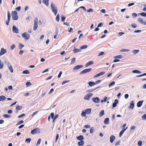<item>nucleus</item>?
<instances>
[{"instance_id": "obj_1", "label": "nucleus", "mask_w": 146, "mask_h": 146, "mask_svg": "<svg viewBox=\"0 0 146 146\" xmlns=\"http://www.w3.org/2000/svg\"><path fill=\"white\" fill-rule=\"evenodd\" d=\"M17 11H13L11 13L12 19L13 20H17L18 19V16L17 15Z\"/></svg>"}, {"instance_id": "obj_2", "label": "nucleus", "mask_w": 146, "mask_h": 146, "mask_svg": "<svg viewBox=\"0 0 146 146\" xmlns=\"http://www.w3.org/2000/svg\"><path fill=\"white\" fill-rule=\"evenodd\" d=\"M51 7L52 11L54 13L55 15L56 16L57 13V8L52 3H51Z\"/></svg>"}, {"instance_id": "obj_3", "label": "nucleus", "mask_w": 146, "mask_h": 146, "mask_svg": "<svg viewBox=\"0 0 146 146\" xmlns=\"http://www.w3.org/2000/svg\"><path fill=\"white\" fill-rule=\"evenodd\" d=\"M40 133V129L38 128H35L32 130L31 132V133L32 134H38Z\"/></svg>"}, {"instance_id": "obj_4", "label": "nucleus", "mask_w": 146, "mask_h": 146, "mask_svg": "<svg viewBox=\"0 0 146 146\" xmlns=\"http://www.w3.org/2000/svg\"><path fill=\"white\" fill-rule=\"evenodd\" d=\"M22 36L25 38V40H27L29 39L30 36L29 35L27 34L26 32H25L22 34Z\"/></svg>"}, {"instance_id": "obj_5", "label": "nucleus", "mask_w": 146, "mask_h": 146, "mask_svg": "<svg viewBox=\"0 0 146 146\" xmlns=\"http://www.w3.org/2000/svg\"><path fill=\"white\" fill-rule=\"evenodd\" d=\"M38 19L37 18H35L34 20V24L33 27V30L35 31L38 27Z\"/></svg>"}, {"instance_id": "obj_6", "label": "nucleus", "mask_w": 146, "mask_h": 146, "mask_svg": "<svg viewBox=\"0 0 146 146\" xmlns=\"http://www.w3.org/2000/svg\"><path fill=\"white\" fill-rule=\"evenodd\" d=\"M91 70V68H89L88 69H85L82 71L80 72V74H82L84 73H86L88 72H90Z\"/></svg>"}, {"instance_id": "obj_7", "label": "nucleus", "mask_w": 146, "mask_h": 146, "mask_svg": "<svg viewBox=\"0 0 146 146\" xmlns=\"http://www.w3.org/2000/svg\"><path fill=\"white\" fill-rule=\"evenodd\" d=\"M92 99L93 102L95 103H98L100 101L99 98L98 97L93 98Z\"/></svg>"}, {"instance_id": "obj_8", "label": "nucleus", "mask_w": 146, "mask_h": 146, "mask_svg": "<svg viewBox=\"0 0 146 146\" xmlns=\"http://www.w3.org/2000/svg\"><path fill=\"white\" fill-rule=\"evenodd\" d=\"M13 31L14 33H19L18 29L15 25H13Z\"/></svg>"}, {"instance_id": "obj_9", "label": "nucleus", "mask_w": 146, "mask_h": 146, "mask_svg": "<svg viewBox=\"0 0 146 146\" xmlns=\"http://www.w3.org/2000/svg\"><path fill=\"white\" fill-rule=\"evenodd\" d=\"M6 52V50L3 48H2L0 52V56L2 55Z\"/></svg>"}, {"instance_id": "obj_10", "label": "nucleus", "mask_w": 146, "mask_h": 146, "mask_svg": "<svg viewBox=\"0 0 146 146\" xmlns=\"http://www.w3.org/2000/svg\"><path fill=\"white\" fill-rule=\"evenodd\" d=\"M104 123L106 125H108L110 123L109 119L108 118H105L104 121Z\"/></svg>"}, {"instance_id": "obj_11", "label": "nucleus", "mask_w": 146, "mask_h": 146, "mask_svg": "<svg viewBox=\"0 0 146 146\" xmlns=\"http://www.w3.org/2000/svg\"><path fill=\"white\" fill-rule=\"evenodd\" d=\"M105 73V72H100L99 73H98L96 74L95 76H94V78L97 77H98L99 76H102Z\"/></svg>"}, {"instance_id": "obj_12", "label": "nucleus", "mask_w": 146, "mask_h": 146, "mask_svg": "<svg viewBox=\"0 0 146 146\" xmlns=\"http://www.w3.org/2000/svg\"><path fill=\"white\" fill-rule=\"evenodd\" d=\"M83 67V66L82 65H78L76 66L73 68V70H76L78 69H80Z\"/></svg>"}, {"instance_id": "obj_13", "label": "nucleus", "mask_w": 146, "mask_h": 146, "mask_svg": "<svg viewBox=\"0 0 146 146\" xmlns=\"http://www.w3.org/2000/svg\"><path fill=\"white\" fill-rule=\"evenodd\" d=\"M115 139V137L113 135H111L110 137V142L111 143H112Z\"/></svg>"}, {"instance_id": "obj_14", "label": "nucleus", "mask_w": 146, "mask_h": 146, "mask_svg": "<svg viewBox=\"0 0 146 146\" xmlns=\"http://www.w3.org/2000/svg\"><path fill=\"white\" fill-rule=\"evenodd\" d=\"M118 103V101L117 99H116L114 100V102L113 104L112 108L115 107L117 106V104Z\"/></svg>"}, {"instance_id": "obj_15", "label": "nucleus", "mask_w": 146, "mask_h": 146, "mask_svg": "<svg viewBox=\"0 0 146 146\" xmlns=\"http://www.w3.org/2000/svg\"><path fill=\"white\" fill-rule=\"evenodd\" d=\"M143 102V100L140 101L138 102L137 103V106L138 108L140 107L142 105Z\"/></svg>"}, {"instance_id": "obj_16", "label": "nucleus", "mask_w": 146, "mask_h": 146, "mask_svg": "<svg viewBox=\"0 0 146 146\" xmlns=\"http://www.w3.org/2000/svg\"><path fill=\"white\" fill-rule=\"evenodd\" d=\"M130 105L129 107V108L133 109L134 107V103L133 101H132L130 103Z\"/></svg>"}, {"instance_id": "obj_17", "label": "nucleus", "mask_w": 146, "mask_h": 146, "mask_svg": "<svg viewBox=\"0 0 146 146\" xmlns=\"http://www.w3.org/2000/svg\"><path fill=\"white\" fill-rule=\"evenodd\" d=\"M91 95L90 93L86 94L84 97V99L85 100H89Z\"/></svg>"}, {"instance_id": "obj_18", "label": "nucleus", "mask_w": 146, "mask_h": 146, "mask_svg": "<svg viewBox=\"0 0 146 146\" xmlns=\"http://www.w3.org/2000/svg\"><path fill=\"white\" fill-rule=\"evenodd\" d=\"M49 0H43L42 3L45 5L47 7L49 5Z\"/></svg>"}, {"instance_id": "obj_19", "label": "nucleus", "mask_w": 146, "mask_h": 146, "mask_svg": "<svg viewBox=\"0 0 146 146\" xmlns=\"http://www.w3.org/2000/svg\"><path fill=\"white\" fill-rule=\"evenodd\" d=\"M101 80H99L96 81L95 82H92V86L94 85L95 84H96L99 83L101 82Z\"/></svg>"}, {"instance_id": "obj_20", "label": "nucleus", "mask_w": 146, "mask_h": 146, "mask_svg": "<svg viewBox=\"0 0 146 146\" xmlns=\"http://www.w3.org/2000/svg\"><path fill=\"white\" fill-rule=\"evenodd\" d=\"M127 127L126 128L122 130L121 131L119 134V137H120L122 135V134L124 133V132L127 129Z\"/></svg>"}, {"instance_id": "obj_21", "label": "nucleus", "mask_w": 146, "mask_h": 146, "mask_svg": "<svg viewBox=\"0 0 146 146\" xmlns=\"http://www.w3.org/2000/svg\"><path fill=\"white\" fill-rule=\"evenodd\" d=\"M6 98V97L4 96H0V101L5 100Z\"/></svg>"}, {"instance_id": "obj_22", "label": "nucleus", "mask_w": 146, "mask_h": 146, "mask_svg": "<svg viewBox=\"0 0 146 146\" xmlns=\"http://www.w3.org/2000/svg\"><path fill=\"white\" fill-rule=\"evenodd\" d=\"M80 51L81 50L80 49H77V48H75L73 50V52L75 53L80 52Z\"/></svg>"}, {"instance_id": "obj_23", "label": "nucleus", "mask_w": 146, "mask_h": 146, "mask_svg": "<svg viewBox=\"0 0 146 146\" xmlns=\"http://www.w3.org/2000/svg\"><path fill=\"white\" fill-rule=\"evenodd\" d=\"M76 138H77L78 140L80 141H81L83 139V136L81 135L80 136L77 137H76Z\"/></svg>"}, {"instance_id": "obj_24", "label": "nucleus", "mask_w": 146, "mask_h": 146, "mask_svg": "<svg viewBox=\"0 0 146 146\" xmlns=\"http://www.w3.org/2000/svg\"><path fill=\"white\" fill-rule=\"evenodd\" d=\"M132 72L134 73H138V74H141V72L137 70H133L132 71Z\"/></svg>"}, {"instance_id": "obj_25", "label": "nucleus", "mask_w": 146, "mask_h": 146, "mask_svg": "<svg viewBox=\"0 0 146 146\" xmlns=\"http://www.w3.org/2000/svg\"><path fill=\"white\" fill-rule=\"evenodd\" d=\"M91 111V109H88L85 110V112L86 114L89 113Z\"/></svg>"}, {"instance_id": "obj_26", "label": "nucleus", "mask_w": 146, "mask_h": 146, "mask_svg": "<svg viewBox=\"0 0 146 146\" xmlns=\"http://www.w3.org/2000/svg\"><path fill=\"white\" fill-rule=\"evenodd\" d=\"M104 114V110H102L99 114V116L100 117H101Z\"/></svg>"}, {"instance_id": "obj_27", "label": "nucleus", "mask_w": 146, "mask_h": 146, "mask_svg": "<svg viewBox=\"0 0 146 146\" xmlns=\"http://www.w3.org/2000/svg\"><path fill=\"white\" fill-rule=\"evenodd\" d=\"M139 52V50H133V54L135 55L137 53H138Z\"/></svg>"}, {"instance_id": "obj_28", "label": "nucleus", "mask_w": 146, "mask_h": 146, "mask_svg": "<svg viewBox=\"0 0 146 146\" xmlns=\"http://www.w3.org/2000/svg\"><path fill=\"white\" fill-rule=\"evenodd\" d=\"M138 21L141 23L144 24V22L143 21V19L142 18H139L138 19Z\"/></svg>"}, {"instance_id": "obj_29", "label": "nucleus", "mask_w": 146, "mask_h": 146, "mask_svg": "<svg viewBox=\"0 0 146 146\" xmlns=\"http://www.w3.org/2000/svg\"><path fill=\"white\" fill-rule=\"evenodd\" d=\"M60 15L59 14H58L56 18V20L57 22H59V20Z\"/></svg>"}, {"instance_id": "obj_30", "label": "nucleus", "mask_w": 146, "mask_h": 146, "mask_svg": "<svg viewBox=\"0 0 146 146\" xmlns=\"http://www.w3.org/2000/svg\"><path fill=\"white\" fill-rule=\"evenodd\" d=\"M84 144V142L83 141H81L78 142V145L79 146H82Z\"/></svg>"}, {"instance_id": "obj_31", "label": "nucleus", "mask_w": 146, "mask_h": 146, "mask_svg": "<svg viewBox=\"0 0 146 146\" xmlns=\"http://www.w3.org/2000/svg\"><path fill=\"white\" fill-rule=\"evenodd\" d=\"M31 140V139L30 138H27L25 140V142L27 143H29Z\"/></svg>"}, {"instance_id": "obj_32", "label": "nucleus", "mask_w": 146, "mask_h": 146, "mask_svg": "<svg viewBox=\"0 0 146 146\" xmlns=\"http://www.w3.org/2000/svg\"><path fill=\"white\" fill-rule=\"evenodd\" d=\"M115 82H112L110 83L109 85V87H110L111 86H113L115 84Z\"/></svg>"}, {"instance_id": "obj_33", "label": "nucleus", "mask_w": 146, "mask_h": 146, "mask_svg": "<svg viewBox=\"0 0 146 146\" xmlns=\"http://www.w3.org/2000/svg\"><path fill=\"white\" fill-rule=\"evenodd\" d=\"M87 45H83L80 48V49H84L87 48Z\"/></svg>"}, {"instance_id": "obj_34", "label": "nucleus", "mask_w": 146, "mask_h": 146, "mask_svg": "<svg viewBox=\"0 0 146 146\" xmlns=\"http://www.w3.org/2000/svg\"><path fill=\"white\" fill-rule=\"evenodd\" d=\"M22 73L23 74H29L30 73L29 72L28 70H25L23 71L22 72Z\"/></svg>"}, {"instance_id": "obj_35", "label": "nucleus", "mask_w": 146, "mask_h": 146, "mask_svg": "<svg viewBox=\"0 0 146 146\" xmlns=\"http://www.w3.org/2000/svg\"><path fill=\"white\" fill-rule=\"evenodd\" d=\"M139 14L142 16L146 17V13L144 12L141 13H140Z\"/></svg>"}, {"instance_id": "obj_36", "label": "nucleus", "mask_w": 146, "mask_h": 146, "mask_svg": "<svg viewBox=\"0 0 146 146\" xmlns=\"http://www.w3.org/2000/svg\"><path fill=\"white\" fill-rule=\"evenodd\" d=\"M130 50L128 49H122L121 50V51L122 52H128L130 51Z\"/></svg>"}, {"instance_id": "obj_37", "label": "nucleus", "mask_w": 146, "mask_h": 146, "mask_svg": "<svg viewBox=\"0 0 146 146\" xmlns=\"http://www.w3.org/2000/svg\"><path fill=\"white\" fill-rule=\"evenodd\" d=\"M24 46V45L21 43H20L19 44V47L20 49H21Z\"/></svg>"}, {"instance_id": "obj_38", "label": "nucleus", "mask_w": 146, "mask_h": 146, "mask_svg": "<svg viewBox=\"0 0 146 146\" xmlns=\"http://www.w3.org/2000/svg\"><path fill=\"white\" fill-rule=\"evenodd\" d=\"M9 69L10 70V72H13V70L12 66L11 65L9 66Z\"/></svg>"}, {"instance_id": "obj_39", "label": "nucleus", "mask_w": 146, "mask_h": 146, "mask_svg": "<svg viewBox=\"0 0 146 146\" xmlns=\"http://www.w3.org/2000/svg\"><path fill=\"white\" fill-rule=\"evenodd\" d=\"M86 113L84 111H83L81 114V115L83 117H85L86 115Z\"/></svg>"}, {"instance_id": "obj_40", "label": "nucleus", "mask_w": 146, "mask_h": 146, "mask_svg": "<svg viewBox=\"0 0 146 146\" xmlns=\"http://www.w3.org/2000/svg\"><path fill=\"white\" fill-rule=\"evenodd\" d=\"M3 116L5 118H10L11 117V115L8 114H4L3 115Z\"/></svg>"}, {"instance_id": "obj_41", "label": "nucleus", "mask_w": 146, "mask_h": 146, "mask_svg": "<svg viewBox=\"0 0 146 146\" xmlns=\"http://www.w3.org/2000/svg\"><path fill=\"white\" fill-rule=\"evenodd\" d=\"M122 57L121 55H119L115 56V58H122Z\"/></svg>"}, {"instance_id": "obj_42", "label": "nucleus", "mask_w": 146, "mask_h": 146, "mask_svg": "<svg viewBox=\"0 0 146 146\" xmlns=\"http://www.w3.org/2000/svg\"><path fill=\"white\" fill-rule=\"evenodd\" d=\"M24 122L23 120H21L19 122H18L17 124V125H19L22 123H23Z\"/></svg>"}, {"instance_id": "obj_43", "label": "nucleus", "mask_w": 146, "mask_h": 146, "mask_svg": "<svg viewBox=\"0 0 146 146\" xmlns=\"http://www.w3.org/2000/svg\"><path fill=\"white\" fill-rule=\"evenodd\" d=\"M41 140L40 139H38V141H37V142L36 144V146H38L40 144Z\"/></svg>"}, {"instance_id": "obj_44", "label": "nucleus", "mask_w": 146, "mask_h": 146, "mask_svg": "<svg viewBox=\"0 0 146 146\" xmlns=\"http://www.w3.org/2000/svg\"><path fill=\"white\" fill-rule=\"evenodd\" d=\"M22 108V107H20L19 106H17L16 107V109L17 110H20Z\"/></svg>"}, {"instance_id": "obj_45", "label": "nucleus", "mask_w": 146, "mask_h": 146, "mask_svg": "<svg viewBox=\"0 0 146 146\" xmlns=\"http://www.w3.org/2000/svg\"><path fill=\"white\" fill-rule=\"evenodd\" d=\"M142 118L143 119L146 120V113L143 115L142 116Z\"/></svg>"}, {"instance_id": "obj_46", "label": "nucleus", "mask_w": 146, "mask_h": 146, "mask_svg": "<svg viewBox=\"0 0 146 146\" xmlns=\"http://www.w3.org/2000/svg\"><path fill=\"white\" fill-rule=\"evenodd\" d=\"M105 54V53L103 52H101L99 53V54L98 55V56H99L101 55H102Z\"/></svg>"}, {"instance_id": "obj_47", "label": "nucleus", "mask_w": 146, "mask_h": 146, "mask_svg": "<svg viewBox=\"0 0 146 146\" xmlns=\"http://www.w3.org/2000/svg\"><path fill=\"white\" fill-rule=\"evenodd\" d=\"M132 16L133 17V18L135 17H136L137 16V14L135 13H133L132 14Z\"/></svg>"}, {"instance_id": "obj_48", "label": "nucleus", "mask_w": 146, "mask_h": 146, "mask_svg": "<svg viewBox=\"0 0 146 146\" xmlns=\"http://www.w3.org/2000/svg\"><path fill=\"white\" fill-rule=\"evenodd\" d=\"M7 16H8V19L10 20V17H11V15L8 12L7 13Z\"/></svg>"}, {"instance_id": "obj_49", "label": "nucleus", "mask_w": 146, "mask_h": 146, "mask_svg": "<svg viewBox=\"0 0 146 146\" xmlns=\"http://www.w3.org/2000/svg\"><path fill=\"white\" fill-rule=\"evenodd\" d=\"M55 35L54 36V38L55 39L57 38V36L58 34V31H56L55 33Z\"/></svg>"}, {"instance_id": "obj_50", "label": "nucleus", "mask_w": 146, "mask_h": 146, "mask_svg": "<svg viewBox=\"0 0 146 146\" xmlns=\"http://www.w3.org/2000/svg\"><path fill=\"white\" fill-rule=\"evenodd\" d=\"M142 142L141 141H139L138 142V145L139 146H141L142 145Z\"/></svg>"}, {"instance_id": "obj_51", "label": "nucleus", "mask_w": 146, "mask_h": 146, "mask_svg": "<svg viewBox=\"0 0 146 146\" xmlns=\"http://www.w3.org/2000/svg\"><path fill=\"white\" fill-rule=\"evenodd\" d=\"M145 75H146V73H144L140 75L137 76H136V77H141V76H144Z\"/></svg>"}, {"instance_id": "obj_52", "label": "nucleus", "mask_w": 146, "mask_h": 146, "mask_svg": "<svg viewBox=\"0 0 146 146\" xmlns=\"http://www.w3.org/2000/svg\"><path fill=\"white\" fill-rule=\"evenodd\" d=\"M15 47V46L14 44L12 45L11 46V50L13 49Z\"/></svg>"}, {"instance_id": "obj_53", "label": "nucleus", "mask_w": 146, "mask_h": 146, "mask_svg": "<svg viewBox=\"0 0 146 146\" xmlns=\"http://www.w3.org/2000/svg\"><path fill=\"white\" fill-rule=\"evenodd\" d=\"M76 60V58H74L72 59L71 61V63H73Z\"/></svg>"}, {"instance_id": "obj_54", "label": "nucleus", "mask_w": 146, "mask_h": 146, "mask_svg": "<svg viewBox=\"0 0 146 146\" xmlns=\"http://www.w3.org/2000/svg\"><path fill=\"white\" fill-rule=\"evenodd\" d=\"M103 23H100L98 24V27H99L102 26H103Z\"/></svg>"}, {"instance_id": "obj_55", "label": "nucleus", "mask_w": 146, "mask_h": 146, "mask_svg": "<svg viewBox=\"0 0 146 146\" xmlns=\"http://www.w3.org/2000/svg\"><path fill=\"white\" fill-rule=\"evenodd\" d=\"M25 114L23 113V114H22L19 115L18 116V117L19 118H21V117H22L25 116Z\"/></svg>"}, {"instance_id": "obj_56", "label": "nucleus", "mask_w": 146, "mask_h": 146, "mask_svg": "<svg viewBox=\"0 0 146 146\" xmlns=\"http://www.w3.org/2000/svg\"><path fill=\"white\" fill-rule=\"evenodd\" d=\"M21 9V7L20 6H18L16 8V10H17L18 11H19Z\"/></svg>"}, {"instance_id": "obj_57", "label": "nucleus", "mask_w": 146, "mask_h": 146, "mask_svg": "<svg viewBox=\"0 0 146 146\" xmlns=\"http://www.w3.org/2000/svg\"><path fill=\"white\" fill-rule=\"evenodd\" d=\"M61 20L62 21H64L66 19V17L63 16H61Z\"/></svg>"}, {"instance_id": "obj_58", "label": "nucleus", "mask_w": 146, "mask_h": 146, "mask_svg": "<svg viewBox=\"0 0 146 146\" xmlns=\"http://www.w3.org/2000/svg\"><path fill=\"white\" fill-rule=\"evenodd\" d=\"M50 115L51 116V117L52 119H53L54 118V113H51L50 114Z\"/></svg>"}, {"instance_id": "obj_59", "label": "nucleus", "mask_w": 146, "mask_h": 146, "mask_svg": "<svg viewBox=\"0 0 146 146\" xmlns=\"http://www.w3.org/2000/svg\"><path fill=\"white\" fill-rule=\"evenodd\" d=\"M69 82V80H68V81H66H66H64V82H63L62 83V85H63L64 84H66V83H67V82Z\"/></svg>"}, {"instance_id": "obj_60", "label": "nucleus", "mask_w": 146, "mask_h": 146, "mask_svg": "<svg viewBox=\"0 0 146 146\" xmlns=\"http://www.w3.org/2000/svg\"><path fill=\"white\" fill-rule=\"evenodd\" d=\"M31 84V83L30 82H28L26 83V85L27 86H30Z\"/></svg>"}, {"instance_id": "obj_61", "label": "nucleus", "mask_w": 146, "mask_h": 146, "mask_svg": "<svg viewBox=\"0 0 146 146\" xmlns=\"http://www.w3.org/2000/svg\"><path fill=\"white\" fill-rule=\"evenodd\" d=\"M131 25L132 26V27L134 28H136L137 27V25L135 24H132Z\"/></svg>"}, {"instance_id": "obj_62", "label": "nucleus", "mask_w": 146, "mask_h": 146, "mask_svg": "<svg viewBox=\"0 0 146 146\" xmlns=\"http://www.w3.org/2000/svg\"><path fill=\"white\" fill-rule=\"evenodd\" d=\"M129 97V95L128 94H126L124 95V98L125 99H127Z\"/></svg>"}, {"instance_id": "obj_63", "label": "nucleus", "mask_w": 146, "mask_h": 146, "mask_svg": "<svg viewBox=\"0 0 146 146\" xmlns=\"http://www.w3.org/2000/svg\"><path fill=\"white\" fill-rule=\"evenodd\" d=\"M90 127V125H85L84 127L86 128H89Z\"/></svg>"}, {"instance_id": "obj_64", "label": "nucleus", "mask_w": 146, "mask_h": 146, "mask_svg": "<svg viewBox=\"0 0 146 146\" xmlns=\"http://www.w3.org/2000/svg\"><path fill=\"white\" fill-rule=\"evenodd\" d=\"M102 13H105L106 12V11L104 9H102L100 11Z\"/></svg>"}]
</instances>
